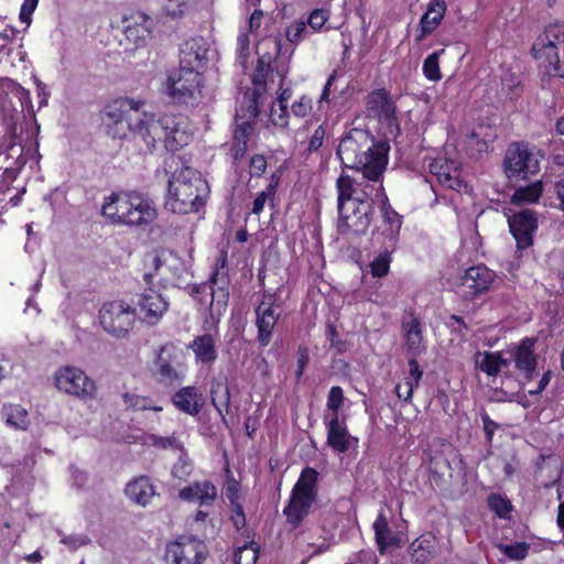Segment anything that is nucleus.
Returning a JSON list of instances; mask_svg holds the SVG:
<instances>
[{
  "instance_id": "obj_1",
  "label": "nucleus",
  "mask_w": 564,
  "mask_h": 564,
  "mask_svg": "<svg viewBox=\"0 0 564 564\" xmlns=\"http://www.w3.org/2000/svg\"><path fill=\"white\" fill-rule=\"evenodd\" d=\"M144 106V101L133 98H121L109 105L106 110L108 134L118 139L131 134L149 152L159 145L174 152L188 144L192 137L186 130L185 117L171 113L156 116L145 111Z\"/></svg>"
},
{
  "instance_id": "obj_2",
  "label": "nucleus",
  "mask_w": 564,
  "mask_h": 564,
  "mask_svg": "<svg viewBox=\"0 0 564 564\" xmlns=\"http://www.w3.org/2000/svg\"><path fill=\"white\" fill-rule=\"evenodd\" d=\"M338 192V232L348 239L365 235L370 226L376 193L381 183L360 182L343 173L336 182Z\"/></svg>"
},
{
  "instance_id": "obj_3",
  "label": "nucleus",
  "mask_w": 564,
  "mask_h": 564,
  "mask_svg": "<svg viewBox=\"0 0 564 564\" xmlns=\"http://www.w3.org/2000/svg\"><path fill=\"white\" fill-rule=\"evenodd\" d=\"M389 145L376 142L362 129H351L339 142L337 155L343 165L355 170L360 182L381 183L388 164Z\"/></svg>"
},
{
  "instance_id": "obj_4",
  "label": "nucleus",
  "mask_w": 564,
  "mask_h": 564,
  "mask_svg": "<svg viewBox=\"0 0 564 564\" xmlns=\"http://www.w3.org/2000/svg\"><path fill=\"white\" fill-rule=\"evenodd\" d=\"M208 195V184L196 170L184 166L169 180L165 207L175 214L198 212Z\"/></svg>"
},
{
  "instance_id": "obj_5",
  "label": "nucleus",
  "mask_w": 564,
  "mask_h": 564,
  "mask_svg": "<svg viewBox=\"0 0 564 564\" xmlns=\"http://www.w3.org/2000/svg\"><path fill=\"white\" fill-rule=\"evenodd\" d=\"M102 215L110 221L129 227H142L158 216L154 203L139 192L113 193L102 205Z\"/></svg>"
},
{
  "instance_id": "obj_6",
  "label": "nucleus",
  "mask_w": 564,
  "mask_h": 564,
  "mask_svg": "<svg viewBox=\"0 0 564 564\" xmlns=\"http://www.w3.org/2000/svg\"><path fill=\"white\" fill-rule=\"evenodd\" d=\"M541 151L524 142L511 143L503 158V173L510 182L530 178L540 171Z\"/></svg>"
},
{
  "instance_id": "obj_7",
  "label": "nucleus",
  "mask_w": 564,
  "mask_h": 564,
  "mask_svg": "<svg viewBox=\"0 0 564 564\" xmlns=\"http://www.w3.org/2000/svg\"><path fill=\"white\" fill-rule=\"evenodd\" d=\"M317 478L318 473L312 467H306L292 489L290 501L283 512L294 528L302 523L316 499Z\"/></svg>"
},
{
  "instance_id": "obj_8",
  "label": "nucleus",
  "mask_w": 564,
  "mask_h": 564,
  "mask_svg": "<svg viewBox=\"0 0 564 564\" xmlns=\"http://www.w3.org/2000/svg\"><path fill=\"white\" fill-rule=\"evenodd\" d=\"M202 84L200 72L177 68L167 76L164 83V94L174 104L195 106L202 100Z\"/></svg>"
},
{
  "instance_id": "obj_9",
  "label": "nucleus",
  "mask_w": 564,
  "mask_h": 564,
  "mask_svg": "<svg viewBox=\"0 0 564 564\" xmlns=\"http://www.w3.org/2000/svg\"><path fill=\"white\" fill-rule=\"evenodd\" d=\"M152 377L155 382L165 388L181 384L186 375L183 352L173 344L163 345L153 361Z\"/></svg>"
},
{
  "instance_id": "obj_10",
  "label": "nucleus",
  "mask_w": 564,
  "mask_h": 564,
  "mask_svg": "<svg viewBox=\"0 0 564 564\" xmlns=\"http://www.w3.org/2000/svg\"><path fill=\"white\" fill-rule=\"evenodd\" d=\"M564 42V26L560 23L550 24L539 36L532 47L535 59L550 77L562 78L558 45Z\"/></svg>"
},
{
  "instance_id": "obj_11",
  "label": "nucleus",
  "mask_w": 564,
  "mask_h": 564,
  "mask_svg": "<svg viewBox=\"0 0 564 564\" xmlns=\"http://www.w3.org/2000/svg\"><path fill=\"white\" fill-rule=\"evenodd\" d=\"M54 387L62 393L80 400H94L97 384L86 372L75 366H62L53 375Z\"/></svg>"
},
{
  "instance_id": "obj_12",
  "label": "nucleus",
  "mask_w": 564,
  "mask_h": 564,
  "mask_svg": "<svg viewBox=\"0 0 564 564\" xmlns=\"http://www.w3.org/2000/svg\"><path fill=\"white\" fill-rule=\"evenodd\" d=\"M134 322L135 308L123 301L107 302L99 310V323L102 329L116 338L128 335Z\"/></svg>"
},
{
  "instance_id": "obj_13",
  "label": "nucleus",
  "mask_w": 564,
  "mask_h": 564,
  "mask_svg": "<svg viewBox=\"0 0 564 564\" xmlns=\"http://www.w3.org/2000/svg\"><path fill=\"white\" fill-rule=\"evenodd\" d=\"M206 556L203 541L183 535L166 547V561L170 564H200Z\"/></svg>"
},
{
  "instance_id": "obj_14",
  "label": "nucleus",
  "mask_w": 564,
  "mask_h": 564,
  "mask_svg": "<svg viewBox=\"0 0 564 564\" xmlns=\"http://www.w3.org/2000/svg\"><path fill=\"white\" fill-rule=\"evenodd\" d=\"M280 317V307L275 304V296L264 293L262 301L256 307V326L258 343L265 347L272 338L274 326Z\"/></svg>"
},
{
  "instance_id": "obj_15",
  "label": "nucleus",
  "mask_w": 564,
  "mask_h": 564,
  "mask_svg": "<svg viewBox=\"0 0 564 564\" xmlns=\"http://www.w3.org/2000/svg\"><path fill=\"white\" fill-rule=\"evenodd\" d=\"M170 303L163 294L148 288L138 295L137 308L148 325H156L169 311Z\"/></svg>"
},
{
  "instance_id": "obj_16",
  "label": "nucleus",
  "mask_w": 564,
  "mask_h": 564,
  "mask_svg": "<svg viewBox=\"0 0 564 564\" xmlns=\"http://www.w3.org/2000/svg\"><path fill=\"white\" fill-rule=\"evenodd\" d=\"M510 232L517 241L518 249H525L533 243L538 228V217L532 209H522L508 217Z\"/></svg>"
},
{
  "instance_id": "obj_17",
  "label": "nucleus",
  "mask_w": 564,
  "mask_h": 564,
  "mask_svg": "<svg viewBox=\"0 0 564 564\" xmlns=\"http://www.w3.org/2000/svg\"><path fill=\"white\" fill-rule=\"evenodd\" d=\"M376 203L380 204L382 219V224L377 227V231L384 236V243L388 247H392L398 240L402 226V217L390 206L382 183L381 194L376 193Z\"/></svg>"
},
{
  "instance_id": "obj_18",
  "label": "nucleus",
  "mask_w": 564,
  "mask_h": 564,
  "mask_svg": "<svg viewBox=\"0 0 564 564\" xmlns=\"http://www.w3.org/2000/svg\"><path fill=\"white\" fill-rule=\"evenodd\" d=\"M494 271L485 265H475L467 269L462 276V293L466 299H474L486 292L495 280Z\"/></svg>"
},
{
  "instance_id": "obj_19",
  "label": "nucleus",
  "mask_w": 564,
  "mask_h": 564,
  "mask_svg": "<svg viewBox=\"0 0 564 564\" xmlns=\"http://www.w3.org/2000/svg\"><path fill=\"white\" fill-rule=\"evenodd\" d=\"M327 430V445L337 454H345L358 445V438L352 436L347 429L344 420L330 415L329 419L325 417Z\"/></svg>"
},
{
  "instance_id": "obj_20",
  "label": "nucleus",
  "mask_w": 564,
  "mask_h": 564,
  "mask_svg": "<svg viewBox=\"0 0 564 564\" xmlns=\"http://www.w3.org/2000/svg\"><path fill=\"white\" fill-rule=\"evenodd\" d=\"M280 52L281 40L278 37H268L259 43V58L256 72L252 75V83L254 85H263L265 83L268 74L272 69V63L280 55Z\"/></svg>"
},
{
  "instance_id": "obj_21",
  "label": "nucleus",
  "mask_w": 564,
  "mask_h": 564,
  "mask_svg": "<svg viewBox=\"0 0 564 564\" xmlns=\"http://www.w3.org/2000/svg\"><path fill=\"white\" fill-rule=\"evenodd\" d=\"M153 26L152 18L142 11H132L123 19V32L126 37L135 45L145 43Z\"/></svg>"
},
{
  "instance_id": "obj_22",
  "label": "nucleus",
  "mask_w": 564,
  "mask_h": 564,
  "mask_svg": "<svg viewBox=\"0 0 564 564\" xmlns=\"http://www.w3.org/2000/svg\"><path fill=\"white\" fill-rule=\"evenodd\" d=\"M535 339L523 338L513 349L512 360L516 369L525 380H532L538 366V356L534 352Z\"/></svg>"
},
{
  "instance_id": "obj_23",
  "label": "nucleus",
  "mask_w": 564,
  "mask_h": 564,
  "mask_svg": "<svg viewBox=\"0 0 564 564\" xmlns=\"http://www.w3.org/2000/svg\"><path fill=\"white\" fill-rule=\"evenodd\" d=\"M207 43L202 37L186 41L180 50V67L200 72L207 59Z\"/></svg>"
},
{
  "instance_id": "obj_24",
  "label": "nucleus",
  "mask_w": 564,
  "mask_h": 564,
  "mask_svg": "<svg viewBox=\"0 0 564 564\" xmlns=\"http://www.w3.org/2000/svg\"><path fill=\"white\" fill-rule=\"evenodd\" d=\"M447 4L445 0H430L427 9L421 17L419 25L415 30V41L422 42L429 34L433 33L441 24Z\"/></svg>"
},
{
  "instance_id": "obj_25",
  "label": "nucleus",
  "mask_w": 564,
  "mask_h": 564,
  "mask_svg": "<svg viewBox=\"0 0 564 564\" xmlns=\"http://www.w3.org/2000/svg\"><path fill=\"white\" fill-rule=\"evenodd\" d=\"M228 285L229 278L223 265L220 269H216V271L209 279L212 312H217L218 314H220L221 311L225 310L229 296Z\"/></svg>"
},
{
  "instance_id": "obj_26",
  "label": "nucleus",
  "mask_w": 564,
  "mask_h": 564,
  "mask_svg": "<svg viewBox=\"0 0 564 564\" xmlns=\"http://www.w3.org/2000/svg\"><path fill=\"white\" fill-rule=\"evenodd\" d=\"M367 110L371 117L379 120L390 122L394 118V106L386 89H377L368 95Z\"/></svg>"
},
{
  "instance_id": "obj_27",
  "label": "nucleus",
  "mask_w": 564,
  "mask_h": 564,
  "mask_svg": "<svg viewBox=\"0 0 564 564\" xmlns=\"http://www.w3.org/2000/svg\"><path fill=\"white\" fill-rule=\"evenodd\" d=\"M217 497L216 487L209 481L194 482L180 491V498L186 501H198L210 505Z\"/></svg>"
},
{
  "instance_id": "obj_28",
  "label": "nucleus",
  "mask_w": 564,
  "mask_h": 564,
  "mask_svg": "<svg viewBox=\"0 0 564 564\" xmlns=\"http://www.w3.org/2000/svg\"><path fill=\"white\" fill-rule=\"evenodd\" d=\"M510 362L509 359L503 358L498 351H478L475 358L476 367L489 377H497L510 366Z\"/></svg>"
},
{
  "instance_id": "obj_29",
  "label": "nucleus",
  "mask_w": 564,
  "mask_h": 564,
  "mask_svg": "<svg viewBox=\"0 0 564 564\" xmlns=\"http://www.w3.org/2000/svg\"><path fill=\"white\" fill-rule=\"evenodd\" d=\"M216 337L212 334L196 336L189 344L197 362L213 364L217 359Z\"/></svg>"
},
{
  "instance_id": "obj_30",
  "label": "nucleus",
  "mask_w": 564,
  "mask_h": 564,
  "mask_svg": "<svg viewBox=\"0 0 564 564\" xmlns=\"http://www.w3.org/2000/svg\"><path fill=\"white\" fill-rule=\"evenodd\" d=\"M126 495L133 502L144 507L154 497L155 489L147 476H141L127 485Z\"/></svg>"
},
{
  "instance_id": "obj_31",
  "label": "nucleus",
  "mask_w": 564,
  "mask_h": 564,
  "mask_svg": "<svg viewBox=\"0 0 564 564\" xmlns=\"http://www.w3.org/2000/svg\"><path fill=\"white\" fill-rule=\"evenodd\" d=\"M453 162L443 163L435 161L431 164V172L437 176L442 185L459 192L462 188L466 187V184L459 178L457 169L453 167Z\"/></svg>"
},
{
  "instance_id": "obj_32",
  "label": "nucleus",
  "mask_w": 564,
  "mask_h": 564,
  "mask_svg": "<svg viewBox=\"0 0 564 564\" xmlns=\"http://www.w3.org/2000/svg\"><path fill=\"white\" fill-rule=\"evenodd\" d=\"M403 336L409 351L416 356L422 350L423 335L421 322L413 315L402 321Z\"/></svg>"
},
{
  "instance_id": "obj_33",
  "label": "nucleus",
  "mask_w": 564,
  "mask_h": 564,
  "mask_svg": "<svg viewBox=\"0 0 564 564\" xmlns=\"http://www.w3.org/2000/svg\"><path fill=\"white\" fill-rule=\"evenodd\" d=\"M200 397L195 387L188 386L180 389L172 398L174 405L182 412L196 415L200 411Z\"/></svg>"
},
{
  "instance_id": "obj_34",
  "label": "nucleus",
  "mask_w": 564,
  "mask_h": 564,
  "mask_svg": "<svg viewBox=\"0 0 564 564\" xmlns=\"http://www.w3.org/2000/svg\"><path fill=\"white\" fill-rule=\"evenodd\" d=\"M1 415L6 424L17 431H26L31 424L28 410L20 404H4Z\"/></svg>"
},
{
  "instance_id": "obj_35",
  "label": "nucleus",
  "mask_w": 564,
  "mask_h": 564,
  "mask_svg": "<svg viewBox=\"0 0 564 564\" xmlns=\"http://www.w3.org/2000/svg\"><path fill=\"white\" fill-rule=\"evenodd\" d=\"M410 373L402 383H398L395 387V393L399 399H403L405 402H410L413 395L414 388L419 387L420 381L423 377L419 362L413 357L409 360Z\"/></svg>"
},
{
  "instance_id": "obj_36",
  "label": "nucleus",
  "mask_w": 564,
  "mask_h": 564,
  "mask_svg": "<svg viewBox=\"0 0 564 564\" xmlns=\"http://www.w3.org/2000/svg\"><path fill=\"white\" fill-rule=\"evenodd\" d=\"M154 262L158 271L166 269L176 278V280H186V276L188 275V267L186 263L172 251L164 252L156 257Z\"/></svg>"
},
{
  "instance_id": "obj_37",
  "label": "nucleus",
  "mask_w": 564,
  "mask_h": 564,
  "mask_svg": "<svg viewBox=\"0 0 564 564\" xmlns=\"http://www.w3.org/2000/svg\"><path fill=\"white\" fill-rule=\"evenodd\" d=\"M210 398L213 405L216 408L221 419L225 420V415L228 413L230 405V391L225 378L213 381Z\"/></svg>"
},
{
  "instance_id": "obj_38",
  "label": "nucleus",
  "mask_w": 564,
  "mask_h": 564,
  "mask_svg": "<svg viewBox=\"0 0 564 564\" xmlns=\"http://www.w3.org/2000/svg\"><path fill=\"white\" fill-rule=\"evenodd\" d=\"M412 558L416 563H425L435 555V538L431 534L421 535L412 545Z\"/></svg>"
},
{
  "instance_id": "obj_39",
  "label": "nucleus",
  "mask_w": 564,
  "mask_h": 564,
  "mask_svg": "<svg viewBox=\"0 0 564 564\" xmlns=\"http://www.w3.org/2000/svg\"><path fill=\"white\" fill-rule=\"evenodd\" d=\"M543 192V182L536 181L525 186L516 188L511 196V202L516 205H525L536 203Z\"/></svg>"
},
{
  "instance_id": "obj_40",
  "label": "nucleus",
  "mask_w": 564,
  "mask_h": 564,
  "mask_svg": "<svg viewBox=\"0 0 564 564\" xmlns=\"http://www.w3.org/2000/svg\"><path fill=\"white\" fill-rule=\"evenodd\" d=\"M372 527L378 549L380 553H383L389 546L395 543V538L389 528L386 516L380 513Z\"/></svg>"
},
{
  "instance_id": "obj_41",
  "label": "nucleus",
  "mask_w": 564,
  "mask_h": 564,
  "mask_svg": "<svg viewBox=\"0 0 564 564\" xmlns=\"http://www.w3.org/2000/svg\"><path fill=\"white\" fill-rule=\"evenodd\" d=\"M162 13L171 20L182 19L193 8V0H159Z\"/></svg>"
},
{
  "instance_id": "obj_42",
  "label": "nucleus",
  "mask_w": 564,
  "mask_h": 564,
  "mask_svg": "<svg viewBox=\"0 0 564 564\" xmlns=\"http://www.w3.org/2000/svg\"><path fill=\"white\" fill-rule=\"evenodd\" d=\"M124 405L135 411L152 410L155 412L162 411V406L155 404L149 397H142L134 393H124L122 395Z\"/></svg>"
},
{
  "instance_id": "obj_43",
  "label": "nucleus",
  "mask_w": 564,
  "mask_h": 564,
  "mask_svg": "<svg viewBox=\"0 0 564 564\" xmlns=\"http://www.w3.org/2000/svg\"><path fill=\"white\" fill-rule=\"evenodd\" d=\"M143 444L148 446H154L160 449L183 448L182 443L174 435L163 437L152 433L145 434L143 436Z\"/></svg>"
},
{
  "instance_id": "obj_44",
  "label": "nucleus",
  "mask_w": 564,
  "mask_h": 564,
  "mask_svg": "<svg viewBox=\"0 0 564 564\" xmlns=\"http://www.w3.org/2000/svg\"><path fill=\"white\" fill-rule=\"evenodd\" d=\"M444 53V50L434 52L430 54L423 63V73L424 76L433 82H437L441 79L442 74L438 65L440 55Z\"/></svg>"
},
{
  "instance_id": "obj_45",
  "label": "nucleus",
  "mask_w": 564,
  "mask_h": 564,
  "mask_svg": "<svg viewBox=\"0 0 564 564\" xmlns=\"http://www.w3.org/2000/svg\"><path fill=\"white\" fill-rule=\"evenodd\" d=\"M307 34L306 22L303 20L293 21L286 29L285 36L286 40L293 44L297 45Z\"/></svg>"
},
{
  "instance_id": "obj_46",
  "label": "nucleus",
  "mask_w": 564,
  "mask_h": 564,
  "mask_svg": "<svg viewBox=\"0 0 564 564\" xmlns=\"http://www.w3.org/2000/svg\"><path fill=\"white\" fill-rule=\"evenodd\" d=\"M390 262V253L388 249H386L383 252L379 253L370 263L372 275L378 278L387 275L389 272Z\"/></svg>"
},
{
  "instance_id": "obj_47",
  "label": "nucleus",
  "mask_w": 564,
  "mask_h": 564,
  "mask_svg": "<svg viewBox=\"0 0 564 564\" xmlns=\"http://www.w3.org/2000/svg\"><path fill=\"white\" fill-rule=\"evenodd\" d=\"M488 506L499 518H506L511 511L509 500L497 494L488 497Z\"/></svg>"
},
{
  "instance_id": "obj_48",
  "label": "nucleus",
  "mask_w": 564,
  "mask_h": 564,
  "mask_svg": "<svg viewBox=\"0 0 564 564\" xmlns=\"http://www.w3.org/2000/svg\"><path fill=\"white\" fill-rule=\"evenodd\" d=\"M499 550L511 560H523L528 555L529 545L524 542L516 544H499Z\"/></svg>"
},
{
  "instance_id": "obj_49",
  "label": "nucleus",
  "mask_w": 564,
  "mask_h": 564,
  "mask_svg": "<svg viewBox=\"0 0 564 564\" xmlns=\"http://www.w3.org/2000/svg\"><path fill=\"white\" fill-rule=\"evenodd\" d=\"M344 402L343 389L338 386L332 387L327 398V408L332 412L330 415L339 417V409Z\"/></svg>"
},
{
  "instance_id": "obj_50",
  "label": "nucleus",
  "mask_w": 564,
  "mask_h": 564,
  "mask_svg": "<svg viewBox=\"0 0 564 564\" xmlns=\"http://www.w3.org/2000/svg\"><path fill=\"white\" fill-rule=\"evenodd\" d=\"M289 107L273 102L270 111V120L276 126L284 128L289 124Z\"/></svg>"
},
{
  "instance_id": "obj_51",
  "label": "nucleus",
  "mask_w": 564,
  "mask_h": 564,
  "mask_svg": "<svg viewBox=\"0 0 564 564\" xmlns=\"http://www.w3.org/2000/svg\"><path fill=\"white\" fill-rule=\"evenodd\" d=\"M250 126L247 123H241L238 126V129L235 131V156L242 155L247 149V135Z\"/></svg>"
},
{
  "instance_id": "obj_52",
  "label": "nucleus",
  "mask_w": 564,
  "mask_h": 564,
  "mask_svg": "<svg viewBox=\"0 0 564 564\" xmlns=\"http://www.w3.org/2000/svg\"><path fill=\"white\" fill-rule=\"evenodd\" d=\"M258 560V549L252 545L240 547L235 554L236 564H256Z\"/></svg>"
},
{
  "instance_id": "obj_53",
  "label": "nucleus",
  "mask_w": 564,
  "mask_h": 564,
  "mask_svg": "<svg viewBox=\"0 0 564 564\" xmlns=\"http://www.w3.org/2000/svg\"><path fill=\"white\" fill-rule=\"evenodd\" d=\"M328 19L329 14L326 10L315 9L310 13L306 26L308 25L313 31H319Z\"/></svg>"
},
{
  "instance_id": "obj_54",
  "label": "nucleus",
  "mask_w": 564,
  "mask_h": 564,
  "mask_svg": "<svg viewBox=\"0 0 564 564\" xmlns=\"http://www.w3.org/2000/svg\"><path fill=\"white\" fill-rule=\"evenodd\" d=\"M275 69H276V74L281 78V85H280L281 93L278 96L275 101L278 105H283V106L289 107V101L292 97V90H291V88H282L284 78L288 74V67L285 65H281V66L276 65Z\"/></svg>"
},
{
  "instance_id": "obj_55",
  "label": "nucleus",
  "mask_w": 564,
  "mask_h": 564,
  "mask_svg": "<svg viewBox=\"0 0 564 564\" xmlns=\"http://www.w3.org/2000/svg\"><path fill=\"white\" fill-rule=\"evenodd\" d=\"M312 108V99L306 96H302L291 105V112L297 118H304L311 113Z\"/></svg>"
},
{
  "instance_id": "obj_56",
  "label": "nucleus",
  "mask_w": 564,
  "mask_h": 564,
  "mask_svg": "<svg viewBox=\"0 0 564 564\" xmlns=\"http://www.w3.org/2000/svg\"><path fill=\"white\" fill-rule=\"evenodd\" d=\"M296 356H297V360H296V371H295V378L297 381L301 380L303 373H304V369L305 367L307 366L308 364V360H310V351H308V348L306 346H300L297 348V352H296Z\"/></svg>"
},
{
  "instance_id": "obj_57",
  "label": "nucleus",
  "mask_w": 564,
  "mask_h": 564,
  "mask_svg": "<svg viewBox=\"0 0 564 564\" xmlns=\"http://www.w3.org/2000/svg\"><path fill=\"white\" fill-rule=\"evenodd\" d=\"M39 4V0H24L20 10V20L28 25L31 23V17Z\"/></svg>"
},
{
  "instance_id": "obj_58",
  "label": "nucleus",
  "mask_w": 564,
  "mask_h": 564,
  "mask_svg": "<svg viewBox=\"0 0 564 564\" xmlns=\"http://www.w3.org/2000/svg\"><path fill=\"white\" fill-rule=\"evenodd\" d=\"M267 169V160L263 155L256 154L251 158L250 161V170L251 174L256 176H261Z\"/></svg>"
},
{
  "instance_id": "obj_59",
  "label": "nucleus",
  "mask_w": 564,
  "mask_h": 564,
  "mask_svg": "<svg viewBox=\"0 0 564 564\" xmlns=\"http://www.w3.org/2000/svg\"><path fill=\"white\" fill-rule=\"evenodd\" d=\"M325 137V130L322 126L317 127L308 142V150L310 151H316L318 150L322 144Z\"/></svg>"
},
{
  "instance_id": "obj_60",
  "label": "nucleus",
  "mask_w": 564,
  "mask_h": 564,
  "mask_svg": "<svg viewBox=\"0 0 564 564\" xmlns=\"http://www.w3.org/2000/svg\"><path fill=\"white\" fill-rule=\"evenodd\" d=\"M481 421L484 424V431L488 442H491L495 431L498 429V424L492 421L487 413L481 414Z\"/></svg>"
},
{
  "instance_id": "obj_61",
  "label": "nucleus",
  "mask_w": 564,
  "mask_h": 564,
  "mask_svg": "<svg viewBox=\"0 0 564 564\" xmlns=\"http://www.w3.org/2000/svg\"><path fill=\"white\" fill-rule=\"evenodd\" d=\"M265 202H267V193L265 192L259 193L258 196L253 200L252 213L260 214L263 210Z\"/></svg>"
},
{
  "instance_id": "obj_62",
  "label": "nucleus",
  "mask_w": 564,
  "mask_h": 564,
  "mask_svg": "<svg viewBox=\"0 0 564 564\" xmlns=\"http://www.w3.org/2000/svg\"><path fill=\"white\" fill-rule=\"evenodd\" d=\"M262 15V11L260 10H254V12L251 14L249 19V30L251 32L260 28Z\"/></svg>"
},
{
  "instance_id": "obj_63",
  "label": "nucleus",
  "mask_w": 564,
  "mask_h": 564,
  "mask_svg": "<svg viewBox=\"0 0 564 564\" xmlns=\"http://www.w3.org/2000/svg\"><path fill=\"white\" fill-rule=\"evenodd\" d=\"M551 371H546L543 373L539 384H538V388L534 389V390H529V393L530 394H538L540 392H542L546 386L549 384L550 380H551Z\"/></svg>"
},
{
  "instance_id": "obj_64",
  "label": "nucleus",
  "mask_w": 564,
  "mask_h": 564,
  "mask_svg": "<svg viewBox=\"0 0 564 564\" xmlns=\"http://www.w3.org/2000/svg\"><path fill=\"white\" fill-rule=\"evenodd\" d=\"M62 543L69 546L70 550H76L80 545L85 544V539L78 536H67L62 540Z\"/></svg>"
}]
</instances>
